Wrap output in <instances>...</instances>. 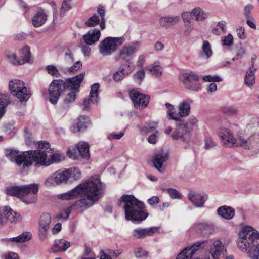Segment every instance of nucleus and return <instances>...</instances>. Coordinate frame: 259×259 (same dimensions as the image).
<instances>
[{
  "mask_svg": "<svg viewBox=\"0 0 259 259\" xmlns=\"http://www.w3.org/2000/svg\"><path fill=\"white\" fill-rule=\"evenodd\" d=\"M83 194L87 198L81 199L76 201L72 206L73 208H77L81 211L91 207L93 203L100 199L105 192V185L102 183L98 175L90 177L85 183Z\"/></svg>",
  "mask_w": 259,
  "mask_h": 259,
  "instance_id": "f257e3e1",
  "label": "nucleus"
},
{
  "mask_svg": "<svg viewBox=\"0 0 259 259\" xmlns=\"http://www.w3.org/2000/svg\"><path fill=\"white\" fill-rule=\"evenodd\" d=\"M237 246L241 251L246 252L251 259H259V233L252 227L242 228Z\"/></svg>",
  "mask_w": 259,
  "mask_h": 259,
  "instance_id": "f03ea898",
  "label": "nucleus"
},
{
  "mask_svg": "<svg viewBox=\"0 0 259 259\" xmlns=\"http://www.w3.org/2000/svg\"><path fill=\"white\" fill-rule=\"evenodd\" d=\"M120 203H123L125 218L128 221L140 223L145 220L148 216L146 212L143 202L139 201L132 195H123Z\"/></svg>",
  "mask_w": 259,
  "mask_h": 259,
  "instance_id": "7ed1b4c3",
  "label": "nucleus"
},
{
  "mask_svg": "<svg viewBox=\"0 0 259 259\" xmlns=\"http://www.w3.org/2000/svg\"><path fill=\"white\" fill-rule=\"evenodd\" d=\"M38 191V185L32 184L28 185L11 186L7 187L6 193L9 196H15L22 198L29 195H33L30 200H25L26 204H29L35 202L36 200V195Z\"/></svg>",
  "mask_w": 259,
  "mask_h": 259,
  "instance_id": "20e7f679",
  "label": "nucleus"
},
{
  "mask_svg": "<svg viewBox=\"0 0 259 259\" xmlns=\"http://www.w3.org/2000/svg\"><path fill=\"white\" fill-rule=\"evenodd\" d=\"M24 156H19V159L24 161L23 168L29 167L33 163L36 167L47 166L51 164L48 159L47 154L40 150H28L23 152Z\"/></svg>",
  "mask_w": 259,
  "mask_h": 259,
  "instance_id": "39448f33",
  "label": "nucleus"
},
{
  "mask_svg": "<svg viewBox=\"0 0 259 259\" xmlns=\"http://www.w3.org/2000/svg\"><path fill=\"white\" fill-rule=\"evenodd\" d=\"M9 89L11 93L15 96L21 103L26 102L30 98L31 93L30 89L27 87L25 83L19 79L10 81Z\"/></svg>",
  "mask_w": 259,
  "mask_h": 259,
  "instance_id": "423d86ee",
  "label": "nucleus"
},
{
  "mask_svg": "<svg viewBox=\"0 0 259 259\" xmlns=\"http://www.w3.org/2000/svg\"><path fill=\"white\" fill-rule=\"evenodd\" d=\"M124 37H108L103 40L99 45V52L104 56L111 55L118 47L125 41Z\"/></svg>",
  "mask_w": 259,
  "mask_h": 259,
  "instance_id": "0eeeda50",
  "label": "nucleus"
},
{
  "mask_svg": "<svg viewBox=\"0 0 259 259\" xmlns=\"http://www.w3.org/2000/svg\"><path fill=\"white\" fill-rule=\"evenodd\" d=\"M66 90L64 80L61 79L54 80L50 84L48 91L50 101L55 104L57 103L60 94Z\"/></svg>",
  "mask_w": 259,
  "mask_h": 259,
  "instance_id": "6e6552de",
  "label": "nucleus"
},
{
  "mask_svg": "<svg viewBox=\"0 0 259 259\" xmlns=\"http://www.w3.org/2000/svg\"><path fill=\"white\" fill-rule=\"evenodd\" d=\"M180 80L188 90L197 91L200 88L199 77L193 72L181 74L180 75Z\"/></svg>",
  "mask_w": 259,
  "mask_h": 259,
  "instance_id": "1a4fd4ad",
  "label": "nucleus"
},
{
  "mask_svg": "<svg viewBox=\"0 0 259 259\" xmlns=\"http://www.w3.org/2000/svg\"><path fill=\"white\" fill-rule=\"evenodd\" d=\"M221 144L226 147L237 146L238 143L233 132L226 127H221L218 132Z\"/></svg>",
  "mask_w": 259,
  "mask_h": 259,
  "instance_id": "9d476101",
  "label": "nucleus"
},
{
  "mask_svg": "<svg viewBox=\"0 0 259 259\" xmlns=\"http://www.w3.org/2000/svg\"><path fill=\"white\" fill-rule=\"evenodd\" d=\"M129 93L136 108L142 109L147 106L150 99L149 96L140 93L135 90L130 91Z\"/></svg>",
  "mask_w": 259,
  "mask_h": 259,
  "instance_id": "9b49d317",
  "label": "nucleus"
},
{
  "mask_svg": "<svg viewBox=\"0 0 259 259\" xmlns=\"http://www.w3.org/2000/svg\"><path fill=\"white\" fill-rule=\"evenodd\" d=\"M206 241H198L190 247H187L181 251L176 259H193V256L197 251L203 249Z\"/></svg>",
  "mask_w": 259,
  "mask_h": 259,
  "instance_id": "f8f14e48",
  "label": "nucleus"
},
{
  "mask_svg": "<svg viewBox=\"0 0 259 259\" xmlns=\"http://www.w3.org/2000/svg\"><path fill=\"white\" fill-rule=\"evenodd\" d=\"M137 51V49L134 46L125 45L114 56V59L116 62L124 60L127 68H130V61L126 59L131 57Z\"/></svg>",
  "mask_w": 259,
  "mask_h": 259,
  "instance_id": "ddd939ff",
  "label": "nucleus"
},
{
  "mask_svg": "<svg viewBox=\"0 0 259 259\" xmlns=\"http://www.w3.org/2000/svg\"><path fill=\"white\" fill-rule=\"evenodd\" d=\"M238 142L240 146L245 149L259 147V131H255L247 139L239 135Z\"/></svg>",
  "mask_w": 259,
  "mask_h": 259,
  "instance_id": "4468645a",
  "label": "nucleus"
},
{
  "mask_svg": "<svg viewBox=\"0 0 259 259\" xmlns=\"http://www.w3.org/2000/svg\"><path fill=\"white\" fill-rule=\"evenodd\" d=\"M51 223V217L49 213H45L40 215L38 222V230L39 238L41 240L46 238Z\"/></svg>",
  "mask_w": 259,
  "mask_h": 259,
  "instance_id": "2eb2a0df",
  "label": "nucleus"
},
{
  "mask_svg": "<svg viewBox=\"0 0 259 259\" xmlns=\"http://www.w3.org/2000/svg\"><path fill=\"white\" fill-rule=\"evenodd\" d=\"M22 59L18 60L15 54H12L7 56L9 61L14 65H21L26 62H29L30 60V47L28 46L22 48Z\"/></svg>",
  "mask_w": 259,
  "mask_h": 259,
  "instance_id": "dca6fc26",
  "label": "nucleus"
},
{
  "mask_svg": "<svg viewBox=\"0 0 259 259\" xmlns=\"http://www.w3.org/2000/svg\"><path fill=\"white\" fill-rule=\"evenodd\" d=\"M85 73L82 72L72 78H68L64 80L65 89H70L72 91L78 92L80 84L82 82Z\"/></svg>",
  "mask_w": 259,
  "mask_h": 259,
  "instance_id": "f3484780",
  "label": "nucleus"
},
{
  "mask_svg": "<svg viewBox=\"0 0 259 259\" xmlns=\"http://www.w3.org/2000/svg\"><path fill=\"white\" fill-rule=\"evenodd\" d=\"M159 229V228L157 227H152L146 228H138L133 230L132 234L133 237L135 239H143L147 236L153 235L154 233L158 232Z\"/></svg>",
  "mask_w": 259,
  "mask_h": 259,
  "instance_id": "a211bd4d",
  "label": "nucleus"
},
{
  "mask_svg": "<svg viewBox=\"0 0 259 259\" xmlns=\"http://www.w3.org/2000/svg\"><path fill=\"white\" fill-rule=\"evenodd\" d=\"M188 128V124L187 123L180 125L179 127L172 132L171 135L172 138L175 140L180 139L183 142L186 141L190 138L189 132L187 130Z\"/></svg>",
  "mask_w": 259,
  "mask_h": 259,
  "instance_id": "6ab92c4d",
  "label": "nucleus"
},
{
  "mask_svg": "<svg viewBox=\"0 0 259 259\" xmlns=\"http://www.w3.org/2000/svg\"><path fill=\"white\" fill-rule=\"evenodd\" d=\"M84 187V185L83 184H80L71 191L58 195L57 198L61 200H68L73 199L77 196L83 194Z\"/></svg>",
  "mask_w": 259,
  "mask_h": 259,
  "instance_id": "aec40b11",
  "label": "nucleus"
},
{
  "mask_svg": "<svg viewBox=\"0 0 259 259\" xmlns=\"http://www.w3.org/2000/svg\"><path fill=\"white\" fill-rule=\"evenodd\" d=\"M194 229L198 234L207 236L214 232V226L212 224L201 222L195 224Z\"/></svg>",
  "mask_w": 259,
  "mask_h": 259,
  "instance_id": "412c9836",
  "label": "nucleus"
},
{
  "mask_svg": "<svg viewBox=\"0 0 259 259\" xmlns=\"http://www.w3.org/2000/svg\"><path fill=\"white\" fill-rule=\"evenodd\" d=\"M100 36L101 33L99 29H91L83 36L82 41L87 45H92L98 41Z\"/></svg>",
  "mask_w": 259,
  "mask_h": 259,
  "instance_id": "4be33fe9",
  "label": "nucleus"
},
{
  "mask_svg": "<svg viewBox=\"0 0 259 259\" xmlns=\"http://www.w3.org/2000/svg\"><path fill=\"white\" fill-rule=\"evenodd\" d=\"M5 219V224L6 220H7L10 223H17L21 221L22 216L19 213L13 211L9 206H5L3 209Z\"/></svg>",
  "mask_w": 259,
  "mask_h": 259,
  "instance_id": "5701e85b",
  "label": "nucleus"
},
{
  "mask_svg": "<svg viewBox=\"0 0 259 259\" xmlns=\"http://www.w3.org/2000/svg\"><path fill=\"white\" fill-rule=\"evenodd\" d=\"M90 124V120L88 117L81 115L80 116L77 120L75 125H73L70 127V130L73 133L84 131Z\"/></svg>",
  "mask_w": 259,
  "mask_h": 259,
  "instance_id": "b1692460",
  "label": "nucleus"
},
{
  "mask_svg": "<svg viewBox=\"0 0 259 259\" xmlns=\"http://www.w3.org/2000/svg\"><path fill=\"white\" fill-rule=\"evenodd\" d=\"M69 176V170H59L54 172L49 179L53 183L59 185L67 181Z\"/></svg>",
  "mask_w": 259,
  "mask_h": 259,
  "instance_id": "393cba45",
  "label": "nucleus"
},
{
  "mask_svg": "<svg viewBox=\"0 0 259 259\" xmlns=\"http://www.w3.org/2000/svg\"><path fill=\"white\" fill-rule=\"evenodd\" d=\"M192 103L191 100L183 101L180 103L178 110L179 112L177 113V115L179 118V121L182 118L188 116L190 113V104Z\"/></svg>",
  "mask_w": 259,
  "mask_h": 259,
  "instance_id": "a878e982",
  "label": "nucleus"
},
{
  "mask_svg": "<svg viewBox=\"0 0 259 259\" xmlns=\"http://www.w3.org/2000/svg\"><path fill=\"white\" fill-rule=\"evenodd\" d=\"M189 200L197 207H202L204 203V196L198 192L191 191L188 195Z\"/></svg>",
  "mask_w": 259,
  "mask_h": 259,
  "instance_id": "bb28decb",
  "label": "nucleus"
},
{
  "mask_svg": "<svg viewBox=\"0 0 259 259\" xmlns=\"http://www.w3.org/2000/svg\"><path fill=\"white\" fill-rule=\"evenodd\" d=\"M5 156L11 161H15L16 164L18 166L22 164L23 167L24 161H22L21 159H19V156H24L23 152L22 154H18V151L13 150L12 149H6L5 150Z\"/></svg>",
  "mask_w": 259,
  "mask_h": 259,
  "instance_id": "cd10ccee",
  "label": "nucleus"
},
{
  "mask_svg": "<svg viewBox=\"0 0 259 259\" xmlns=\"http://www.w3.org/2000/svg\"><path fill=\"white\" fill-rule=\"evenodd\" d=\"M47 19L44 10L40 9L35 14L32 18V24L35 27H38L42 26Z\"/></svg>",
  "mask_w": 259,
  "mask_h": 259,
  "instance_id": "c85d7f7f",
  "label": "nucleus"
},
{
  "mask_svg": "<svg viewBox=\"0 0 259 259\" xmlns=\"http://www.w3.org/2000/svg\"><path fill=\"white\" fill-rule=\"evenodd\" d=\"M167 155L163 153L155 154L154 157L153 162L154 167L160 172H163L164 168H163V164L167 159Z\"/></svg>",
  "mask_w": 259,
  "mask_h": 259,
  "instance_id": "c756f323",
  "label": "nucleus"
},
{
  "mask_svg": "<svg viewBox=\"0 0 259 259\" xmlns=\"http://www.w3.org/2000/svg\"><path fill=\"white\" fill-rule=\"evenodd\" d=\"M218 214L226 220H230L235 215V210L231 207L226 205L220 207L217 210Z\"/></svg>",
  "mask_w": 259,
  "mask_h": 259,
  "instance_id": "7c9ffc66",
  "label": "nucleus"
},
{
  "mask_svg": "<svg viewBox=\"0 0 259 259\" xmlns=\"http://www.w3.org/2000/svg\"><path fill=\"white\" fill-rule=\"evenodd\" d=\"M76 147L80 156L84 159H88L90 157L89 145L85 142H80L76 145Z\"/></svg>",
  "mask_w": 259,
  "mask_h": 259,
  "instance_id": "2f4dec72",
  "label": "nucleus"
},
{
  "mask_svg": "<svg viewBox=\"0 0 259 259\" xmlns=\"http://www.w3.org/2000/svg\"><path fill=\"white\" fill-rule=\"evenodd\" d=\"M11 102L9 95L0 94V119L4 115L6 108Z\"/></svg>",
  "mask_w": 259,
  "mask_h": 259,
  "instance_id": "473e14b6",
  "label": "nucleus"
},
{
  "mask_svg": "<svg viewBox=\"0 0 259 259\" xmlns=\"http://www.w3.org/2000/svg\"><path fill=\"white\" fill-rule=\"evenodd\" d=\"M179 20L178 16H165L160 18L159 23L161 26L167 28L169 24L172 25L177 23Z\"/></svg>",
  "mask_w": 259,
  "mask_h": 259,
  "instance_id": "72a5a7b5",
  "label": "nucleus"
},
{
  "mask_svg": "<svg viewBox=\"0 0 259 259\" xmlns=\"http://www.w3.org/2000/svg\"><path fill=\"white\" fill-rule=\"evenodd\" d=\"M70 246V242L63 239L57 240L54 243L53 247L55 249L53 252L65 251Z\"/></svg>",
  "mask_w": 259,
  "mask_h": 259,
  "instance_id": "f704fd0d",
  "label": "nucleus"
},
{
  "mask_svg": "<svg viewBox=\"0 0 259 259\" xmlns=\"http://www.w3.org/2000/svg\"><path fill=\"white\" fill-rule=\"evenodd\" d=\"M132 72V71L130 68H128V70L126 71L124 68L120 67L119 70L116 71L113 74V79L115 82H119L121 81L125 76L131 74Z\"/></svg>",
  "mask_w": 259,
  "mask_h": 259,
  "instance_id": "c9c22d12",
  "label": "nucleus"
},
{
  "mask_svg": "<svg viewBox=\"0 0 259 259\" xmlns=\"http://www.w3.org/2000/svg\"><path fill=\"white\" fill-rule=\"evenodd\" d=\"M256 69L252 68L251 69H248L245 74L244 82L247 86L252 85L255 83V72Z\"/></svg>",
  "mask_w": 259,
  "mask_h": 259,
  "instance_id": "e433bc0d",
  "label": "nucleus"
},
{
  "mask_svg": "<svg viewBox=\"0 0 259 259\" xmlns=\"http://www.w3.org/2000/svg\"><path fill=\"white\" fill-rule=\"evenodd\" d=\"M225 251L224 246L222 245L221 242L217 240L214 242L211 248V253L214 258L215 256L220 255L223 253Z\"/></svg>",
  "mask_w": 259,
  "mask_h": 259,
  "instance_id": "4c0bfd02",
  "label": "nucleus"
},
{
  "mask_svg": "<svg viewBox=\"0 0 259 259\" xmlns=\"http://www.w3.org/2000/svg\"><path fill=\"white\" fill-rule=\"evenodd\" d=\"M191 12L193 18L197 21H203L206 18L203 10L200 7H196Z\"/></svg>",
  "mask_w": 259,
  "mask_h": 259,
  "instance_id": "58836bf2",
  "label": "nucleus"
},
{
  "mask_svg": "<svg viewBox=\"0 0 259 259\" xmlns=\"http://www.w3.org/2000/svg\"><path fill=\"white\" fill-rule=\"evenodd\" d=\"M165 105L166 108L168 110L167 112L168 118L175 121H179V118L177 115V113L176 112L174 106L171 104L168 103H166Z\"/></svg>",
  "mask_w": 259,
  "mask_h": 259,
  "instance_id": "ea45409f",
  "label": "nucleus"
},
{
  "mask_svg": "<svg viewBox=\"0 0 259 259\" xmlns=\"http://www.w3.org/2000/svg\"><path fill=\"white\" fill-rule=\"evenodd\" d=\"M248 131L254 133L255 131H259V122L257 118H253L250 119L246 125Z\"/></svg>",
  "mask_w": 259,
  "mask_h": 259,
  "instance_id": "a19ab883",
  "label": "nucleus"
},
{
  "mask_svg": "<svg viewBox=\"0 0 259 259\" xmlns=\"http://www.w3.org/2000/svg\"><path fill=\"white\" fill-rule=\"evenodd\" d=\"M202 52L207 58H210L212 55L211 45L208 41L205 40L203 41Z\"/></svg>",
  "mask_w": 259,
  "mask_h": 259,
  "instance_id": "79ce46f5",
  "label": "nucleus"
},
{
  "mask_svg": "<svg viewBox=\"0 0 259 259\" xmlns=\"http://www.w3.org/2000/svg\"><path fill=\"white\" fill-rule=\"evenodd\" d=\"M73 209V206L71 205L70 207L65 209L62 212L59 213L58 215L55 217V219L57 220H60L61 219H64L65 220H67L71 212V210Z\"/></svg>",
  "mask_w": 259,
  "mask_h": 259,
  "instance_id": "37998d69",
  "label": "nucleus"
},
{
  "mask_svg": "<svg viewBox=\"0 0 259 259\" xmlns=\"http://www.w3.org/2000/svg\"><path fill=\"white\" fill-rule=\"evenodd\" d=\"M100 20L98 16L94 15L89 18L85 22V25L88 27H94L98 24Z\"/></svg>",
  "mask_w": 259,
  "mask_h": 259,
  "instance_id": "c03bdc74",
  "label": "nucleus"
},
{
  "mask_svg": "<svg viewBox=\"0 0 259 259\" xmlns=\"http://www.w3.org/2000/svg\"><path fill=\"white\" fill-rule=\"evenodd\" d=\"M99 84L98 83H95L91 86L89 96L93 100H99Z\"/></svg>",
  "mask_w": 259,
  "mask_h": 259,
  "instance_id": "a18cd8bd",
  "label": "nucleus"
},
{
  "mask_svg": "<svg viewBox=\"0 0 259 259\" xmlns=\"http://www.w3.org/2000/svg\"><path fill=\"white\" fill-rule=\"evenodd\" d=\"M37 148L39 149L43 150L42 152L45 153L51 152L53 150L50 148V144L47 141H41L37 143Z\"/></svg>",
  "mask_w": 259,
  "mask_h": 259,
  "instance_id": "49530a36",
  "label": "nucleus"
},
{
  "mask_svg": "<svg viewBox=\"0 0 259 259\" xmlns=\"http://www.w3.org/2000/svg\"><path fill=\"white\" fill-rule=\"evenodd\" d=\"M97 12L101 16V22H100V28L103 30L105 28V10L103 6H99L98 8Z\"/></svg>",
  "mask_w": 259,
  "mask_h": 259,
  "instance_id": "de8ad7c7",
  "label": "nucleus"
},
{
  "mask_svg": "<svg viewBox=\"0 0 259 259\" xmlns=\"http://www.w3.org/2000/svg\"><path fill=\"white\" fill-rule=\"evenodd\" d=\"M45 70L47 71L48 74L56 77H58L60 75L58 70L54 65H49L46 66L45 67Z\"/></svg>",
  "mask_w": 259,
  "mask_h": 259,
  "instance_id": "09e8293b",
  "label": "nucleus"
},
{
  "mask_svg": "<svg viewBox=\"0 0 259 259\" xmlns=\"http://www.w3.org/2000/svg\"><path fill=\"white\" fill-rule=\"evenodd\" d=\"M98 101V100H93L89 96L88 98L85 99L83 100L82 104V110L84 111H89L91 104L97 103Z\"/></svg>",
  "mask_w": 259,
  "mask_h": 259,
  "instance_id": "8fccbe9b",
  "label": "nucleus"
},
{
  "mask_svg": "<svg viewBox=\"0 0 259 259\" xmlns=\"http://www.w3.org/2000/svg\"><path fill=\"white\" fill-rule=\"evenodd\" d=\"M222 111L224 114L233 115L238 113V110L232 106H225L222 108Z\"/></svg>",
  "mask_w": 259,
  "mask_h": 259,
  "instance_id": "3c124183",
  "label": "nucleus"
},
{
  "mask_svg": "<svg viewBox=\"0 0 259 259\" xmlns=\"http://www.w3.org/2000/svg\"><path fill=\"white\" fill-rule=\"evenodd\" d=\"M77 92L72 91V92L67 94L66 97L64 100V102L66 104H69L75 101L76 96V94Z\"/></svg>",
  "mask_w": 259,
  "mask_h": 259,
  "instance_id": "603ef678",
  "label": "nucleus"
},
{
  "mask_svg": "<svg viewBox=\"0 0 259 259\" xmlns=\"http://www.w3.org/2000/svg\"><path fill=\"white\" fill-rule=\"evenodd\" d=\"M145 77V72L143 69L138 71L134 75V79L138 84H140Z\"/></svg>",
  "mask_w": 259,
  "mask_h": 259,
  "instance_id": "864d4df0",
  "label": "nucleus"
},
{
  "mask_svg": "<svg viewBox=\"0 0 259 259\" xmlns=\"http://www.w3.org/2000/svg\"><path fill=\"white\" fill-rule=\"evenodd\" d=\"M82 67V63L80 61H76L75 62L72 66L69 68H67L65 72H75L79 70Z\"/></svg>",
  "mask_w": 259,
  "mask_h": 259,
  "instance_id": "5fc2aeb1",
  "label": "nucleus"
},
{
  "mask_svg": "<svg viewBox=\"0 0 259 259\" xmlns=\"http://www.w3.org/2000/svg\"><path fill=\"white\" fill-rule=\"evenodd\" d=\"M64 155L60 153H55L51 155L50 162L51 163L58 162L64 159Z\"/></svg>",
  "mask_w": 259,
  "mask_h": 259,
  "instance_id": "6e6d98bb",
  "label": "nucleus"
},
{
  "mask_svg": "<svg viewBox=\"0 0 259 259\" xmlns=\"http://www.w3.org/2000/svg\"><path fill=\"white\" fill-rule=\"evenodd\" d=\"M252 9L253 6L251 4H248L244 7L243 14L246 19H253L251 15V11Z\"/></svg>",
  "mask_w": 259,
  "mask_h": 259,
  "instance_id": "4d7b16f0",
  "label": "nucleus"
},
{
  "mask_svg": "<svg viewBox=\"0 0 259 259\" xmlns=\"http://www.w3.org/2000/svg\"><path fill=\"white\" fill-rule=\"evenodd\" d=\"M167 191L172 198H173V199H181V194L176 189H172V188H168L167 189Z\"/></svg>",
  "mask_w": 259,
  "mask_h": 259,
  "instance_id": "13d9d810",
  "label": "nucleus"
},
{
  "mask_svg": "<svg viewBox=\"0 0 259 259\" xmlns=\"http://www.w3.org/2000/svg\"><path fill=\"white\" fill-rule=\"evenodd\" d=\"M81 173L79 170L77 168H73L71 169V171L69 170V177H72L73 179L76 180L78 179L80 177Z\"/></svg>",
  "mask_w": 259,
  "mask_h": 259,
  "instance_id": "bf43d9fd",
  "label": "nucleus"
},
{
  "mask_svg": "<svg viewBox=\"0 0 259 259\" xmlns=\"http://www.w3.org/2000/svg\"><path fill=\"white\" fill-rule=\"evenodd\" d=\"M70 5L66 1L64 0L62 4L60 10V15L63 16L64 14L70 9Z\"/></svg>",
  "mask_w": 259,
  "mask_h": 259,
  "instance_id": "052dcab7",
  "label": "nucleus"
},
{
  "mask_svg": "<svg viewBox=\"0 0 259 259\" xmlns=\"http://www.w3.org/2000/svg\"><path fill=\"white\" fill-rule=\"evenodd\" d=\"M233 37L232 35L229 34L226 37L222 39L223 45L224 46H230L233 44Z\"/></svg>",
  "mask_w": 259,
  "mask_h": 259,
  "instance_id": "680f3d73",
  "label": "nucleus"
},
{
  "mask_svg": "<svg viewBox=\"0 0 259 259\" xmlns=\"http://www.w3.org/2000/svg\"><path fill=\"white\" fill-rule=\"evenodd\" d=\"M32 237V235L29 232H24L19 236L21 242H24L29 240Z\"/></svg>",
  "mask_w": 259,
  "mask_h": 259,
  "instance_id": "e2e57ef3",
  "label": "nucleus"
},
{
  "mask_svg": "<svg viewBox=\"0 0 259 259\" xmlns=\"http://www.w3.org/2000/svg\"><path fill=\"white\" fill-rule=\"evenodd\" d=\"M152 75L155 76V77H160L162 75V68H150L147 69Z\"/></svg>",
  "mask_w": 259,
  "mask_h": 259,
  "instance_id": "0e129e2a",
  "label": "nucleus"
},
{
  "mask_svg": "<svg viewBox=\"0 0 259 259\" xmlns=\"http://www.w3.org/2000/svg\"><path fill=\"white\" fill-rule=\"evenodd\" d=\"M83 42L82 41V40H81L80 43L82 45L81 51L85 56L89 57L91 54V48L88 46L89 45H87L86 44L85 45H83L82 44Z\"/></svg>",
  "mask_w": 259,
  "mask_h": 259,
  "instance_id": "69168bd1",
  "label": "nucleus"
},
{
  "mask_svg": "<svg viewBox=\"0 0 259 259\" xmlns=\"http://www.w3.org/2000/svg\"><path fill=\"white\" fill-rule=\"evenodd\" d=\"M215 145V142L213 141L211 137H207L205 140L204 147L206 149H209Z\"/></svg>",
  "mask_w": 259,
  "mask_h": 259,
  "instance_id": "338daca9",
  "label": "nucleus"
},
{
  "mask_svg": "<svg viewBox=\"0 0 259 259\" xmlns=\"http://www.w3.org/2000/svg\"><path fill=\"white\" fill-rule=\"evenodd\" d=\"M237 36L240 39H244L246 37L245 29L243 27H240L236 29Z\"/></svg>",
  "mask_w": 259,
  "mask_h": 259,
  "instance_id": "774afa93",
  "label": "nucleus"
}]
</instances>
